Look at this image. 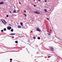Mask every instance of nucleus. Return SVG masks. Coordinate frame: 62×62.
Segmentation results:
<instances>
[{"label": "nucleus", "mask_w": 62, "mask_h": 62, "mask_svg": "<svg viewBox=\"0 0 62 62\" xmlns=\"http://www.w3.org/2000/svg\"><path fill=\"white\" fill-rule=\"evenodd\" d=\"M1 21L4 24H7V22H6V21L4 20H1Z\"/></svg>", "instance_id": "1"}, {"label": "nucleus", "mask_w": 62, "mask_h": 62, "mask_svg": "<svg viewBox=\"0 0 62 62\" xmlns=\"http://www.w3.org/2000/svg\"><path fill=\"white\" fill-rule=\"evenodd\" d=\"M38 11H36V12H34V13H36V14H40V13L38 12Z\"/></svg>", "instance_id": "2"}, {"label": "nucleus", "mask_w": 62, "mask_h": 62, "mask_svg": "<svg viewBox=\"0 0 62 62\" xmlns=\"http://www.w3.org/2000/svg\"><path fill=\"white\" fill-rule=\"evenodd\" d=\"M37 30L38 31H40H40H41L39 29V28H37Z\"/></svg>", "instance_id": "3"}, {"label": "nucleus", "mask_w": 62, "mask_h": 62, "mask_svg": "<svg viewBox=\"0 0 62 62\" xmlns=\"http://www.w3.org/2000/svg\"><path fill=\"white\" fill-rule=\"evenodd\" d=\"M4 4V2H3V1H2L0 3V5H2V4Z\"/></svg>", "instance_id": "4"}, {"label": "nucleus", "mask_w": 62, "mask_h": 62, "mask_svg": "<svg viewBox=\"0 0 62 62\" xmlns=\"http://www.w3.org/2000/svg\"><path fill=\"white\" fill-rule=\"evenodd\" d=\"M8 29H9V30H10V29H11V27H8Z\"/></svg>", "instance_id": "5"}, {"label": "nucleus", "mask_w": 62, "mask_h": 62, "mask_svg": "<svg viewBox=\"0 0 62 62\" xmlns=\"http://www.w3.org/2000/svg\"><path fill=\"white\" fill-rule=\"evenodd\" d=\"M15 34V33H12L10 34V35H14Z\"/></svg>", "instance_id": "6"}, {"label": "nucleus", "mask_w": 62, "mask_h": 62, "mask_svg": "<svg viewBox=\"0 0 62 62\" xmlns=\"http://www.w3.org/2000/svg\"><path fill=\"white\" fill-rule=\"evenodd\" d=\"M23 14L26 17V16H27V15H26L24 13H23Z\"/></svg>", "instance_id": "7"}, {"label": "nucleus", "mask_w": 62, "mask_h": 62, "mask_svg": "<svg viewBox=\"0 0 62 62\" xmlns=\"http://www.w3.org/2000/svg\"><path fill=\"white\" fill-rule=\"evenodd\" d=\"M50 49H51V50H53V51H54V48L52 47L50 48Z\"/></svg>", "instance_id": "8"}, {"label": "nucleus", "mask_w": 62, "mask_h": 62, "mask_svg": "<svg viewBox=\"0 0 62 62\" xmlns=\"http://www.w3.org/2000/svg\"><path fill=\"white\" fill-rule=\"evenodd\" d=\"M13 13H17V12H16V10H15L14 11H13Z\"/></svg>", "instance_id": "9"}, {"label": "nucleus", "mask_w": 62, "mask_h": 62, "mask_svg": "<svg viewBox=\"0 0 62 62\" xmlns=\"http://www.w3.org/2000/svg\"><path fill=\"white\" fill-rule=\"evenodd\" d=\"M23 23L21 22V25L22 26H23Z\"/></svg>", "instance_id": "10"}, {"label": "nucleus", "mask_w": 62, "mask_h": 62, "mask_svg": "<svg viewBox=\"0 0 62 62\" xmlns=\"http://www.w3.org/2000/svg\"><path fill=\"white\" fill-rule=\"evenodd\" d=\"M11 32H13V29H12L11 30Z\"/></svg>", "instance_id": "11"}, {"label": "nucleus", "mask_w": 62, "mask_h": 62, "mask_svg": "<svg viewBox=\"0 0 62 62\" xmlns=\"http://www.w3.org/2000/svg\"><path fill=\"white\" fill-rule=\"evenodd\" d=\"M18 28H21V26H18Z\"/></svg>", "instance_id": "12"}, {"label": "nucleus", "mask_w": 62, "mask_h": 62, "mask_svg": "<svg viewBox=\"0 0 62 62\" xmlns=\"http://www.w3.org/2000/svg\"><path fill=\"white\" fill-rule=\"evenodd\" d=\"M44 11H45V12H47V11L46 9H45L44 10Z\"/></svg>", "instance_id": "13"}, {"label": "nucleus", "mask_w": 62, "mask_h": 62, "mask_svg": "<svg viewBox=\"0 0 62 62\" xmlns=\"http://www.w3.org/2000/svg\"><path fill=\"white\" fill-rule=\"evenodd\" d=\"M38 39H40V37H39L38 38Z\"/></svg>", "instance_id": "14"}, {"label": "nucleus", "mask_w": 62, "mask_h": 62, "mask_svg": "<svg viewBox=\"0 0 62 62\" xmlns=\"http://www.w3.org/2000/svg\"><path fill=\"white\" fill-rule=\"evenodd\" d=\"M4 31H6V28H5L4 29Z\"/></svg>", "instance_id": "15"}, {"label": "nucleus", "mask_w": 62, "mask_h": 62, "mask_svg": "<svg viewBox=\"0 0 62 62\" xmlns=\"http://www.w3.org/2000/svg\"><path fill=\"white\" fill-rule=\"evenodd\" d=\"M18 41H16V43H18Z\"/></svg>", "instance_id": "16"}, {"label": "nucleus", "mask_w": 62, "mask_h": 62, "mask_svg": "<svg viewBox=\"0 0 62 62\" xmlns=\"http://www.w3.org/2000/svg\"><path fill=\"white\" fill-rule=\"evenodd\" d=\"M3 31H4L3 30H1V32H3Z\"/></svg>", "instance_id": "17"}, {"label": "nucleus", "mask_w": 62, "mask_h": 62, "mask_svg": "<svg viewBox=\"0 0 62 62\" xmlns=\"http://www.w3.org/2000/svg\"><path fill=\"white\" fill-rule=\"evenodd\" d=\"M10 61H12V60L11 59H10Z\"/></svg>", "instance_id": "18"}, {"label": "nucleus", "mask_w": 62, "mask_h": 62, "mask_svg": "<svg viewBox=\"0 0 62 62\" xmlns=\"http://www.w3.org/2000/svg\"><path fill=\"white\" fill-rule=\"evenodd\" d=\"M33 39H36V37H33Z\"/></svg>", "instance_id": "19"}, {"label": "nucleus", "mask_w": 62, "mask_h": 62, "mask_svg": "<svg viewBox=\"0 0 62 62\" xmlns=\"http://www.w3.org/2000/svg\"><path fill=\"white\" fill-rule=\"evenodd\" d=\"M50 57H51V56H49L48 57V58H50Z\"/></svg>", "instance_id": "20"}, {"label": "nucleus", "mask_w": 62, "mask_h": 62, "mask_svg": "<svg viewBox=\"0 0 62 62\" xmlns=\"http://www.w3.org/2000/svg\"><path fill=\"white\" fill-rule=\"evenodd\" d=\"M17 11H18V12H20V10H17Z\"/></svg>", "instance_id": "21"}, {"label": "nucleus", "mask_w": 62, "mask_h": 62, "mask_svg": "<svg viewBox=\"0 0 62 62\" xmlns=\"http://www.w3.org/2000/svg\"><path fill=\"white\" fill-rule=\"evenodd\" d=\"M34 7H36V5H34Z\"/></svg>", "instance_id": "22"}, {"label": "nucleus", "mask_w": 62, "mask_h": 62, "mask_svg": "<svg viewBox=\"0 0 62 62\" xmlns=\"http://www.w3.org/2000/svg\"><path fill=\"white\" fill-rule=\"evenodd\" d=\"M6 16L7 17H8V15H7Z\"/></svg>", "instance_id": "23"}, {"label": "nucleus", "mask_w": 62, "mask_h": 62, "mask_svg": "<svg viewBox=\"0 0 62 62\" xmlns=\"http://www.w3.org/2000/svg\"><path fill=\"white\" fill-rule=\"evenodd\" d=\"M24 11L25 12V13H26V11L24 10Z\"/></svg>", "instance_id": "24"}, {"label": "nucleus", "mask_w": 62, "mask_h": 62, "mask_svg": "<svg viewBox=\"0 0 62 62\" xmlns=\"http://www.w3.org/2000/svg\"><path fill=\"white\" fill-rule=\"evenodd\" d=\"M19 4H20V5H21V2H19Z\"/></svg>", "instance_id": "25"}, {"label": "nucleus", "mask_w": 62, "mask_h": 62, "mask_svg": "<svg viewBox=\"0 0 62 62\" xmlns=\"http://www.w3.org/2000/svg\"><path fill=\"white\" fill-rule=\"evenodd\" d=\"M47 20H49V18H47Z\"/></svg>", "instance_id": "26"}, {"label": "nucleus", "mask_w": 62, "mask_h": 62, "mask_svg": "<svg viewBox=\"0 0 62 62\" xmlns=\"http://www.w3.org/2000/svg\"><path fill=\"white\" fill-rule=\"evenodd\" d=\"M48 35H51V34H48Z\"/></svg>", "instance_id": "27"}, {"label": "nucleus", "mask_w": 62, "mask_h": 62, "mask_svg": "<svg viewBox=\"0 0 62 62\" xmlns=\"http://www.w3.org/2000/svg\"><path fill=\"white\" fill-rule=\"evenodd\" d=\"M12 38H14V37L13 36H12Z\"/></svg>", "instance_id": "28"}, {"label": "nucleus", "mask_w": 62, "mask_h": 62, "mask_svg": "<svg viewBox=\"0 0 62 62\" xmlns=\"http://www.w3.org/2000/svg\"><path fill=\"white\" fill-rule=\"evenodd\" d=\"M31 33H32L33 32V31H31Z\"/></svg>", "instance_id": "29"}, {"label": "nucleus", "mask_w": 62, "mask_h": 62, "mask_svg": "<svg viewBox=\"0 0 62 62\" xmlns=\"http://www.w3.org/2000/svg\"><path fill=\"white\" fill-rule=\"evenodd\" d=\"M10 13H11V11H10Z\"/></svg>", "instance_id": "30"}, {"label": "nucleus", "mask_w": 62, "mask_h": 62, "mask_svg": "<svg viewBox=\"0 0 62 62\" xmlns=\"http://www.w3.org/2000/svg\"><path fill=\"white\" fill-rule=\"evenodd\" d=\"M50 31H52V30L51 29L50 30Z\"/></svg>", "instance_id": "31"}, {"label": "nucleus", "mask_w": 62, "mask_h": 62, "mask_svg": "<svg viewBox=\"0 0 62 62\" xmlns=\"http://www.w3.org/2000/svg\"><path fill=\"white\" fill-rule=\"evenodd\" d=\"M38 1H41V0H38Z\"/></svg>", "instance_id": "32"}, {"label": "nucleus", "mask_w": 62, "mask_h": 62, "mask_svg": "<svg viewBox=\"0 0 62 62\" xmlns=\"http://www.w3.org/2000/svg\"><path fill=\"white\" fill-rule=\"evenodd\" d=\"M9 25H10V26H11V25L9 24Z\"/></svg>", "instance_id": "33"}, {"label": "nucleus", "mask_w": 62, "mask_h": 62, "mask_svg": "<svg viewBox=\"0 0 62 62\" xmlns=\"http://www.w3.org/2000/svg\"><path fill=\"white\" fill-rule=\"evenodd\" d=\"M45 1V2H46L47 1V0H46Z\"/></svg>", "instance_id": "34"}, {"label": "nucleus", "mask_w": 62, "mask_h": 62, "mask_svg": "<svg viewBox=\"0 0 62 62\" xmlns=\"http://www.w3.org/2000/svg\"><path fill=\"white\" fill-rule=\"evenodd\" d=\"M34 1H35V0H34Z\"/></svg>", "instance_id": "35"}, {"label": "nucleus", "mask_w": 62, "mask_h": 62, "mask_svg": "<svg viewBox=\"0 0 62 62\" xmlns=\"http://www.w3.org/2000/svg\"><path fill=\"white\" fill-rule=\"evenodd\" d=\"M10 62H12L11 61H10Z\"/></svg>", "instance_id": "36"}, {"label": "nucleus", "mask_w": 62, "mask_h": 62, "mask_svg": "<svg viewBox=\"0 0 62 62\" xmlns=\"http://www.w3.org/2000/svg\"><path fill=\"white\" fill-rule=\"evenodd\" d=\"M52 28H53V27H52Z\"/></svg>", "instance_id": "37"}]
</instances>
